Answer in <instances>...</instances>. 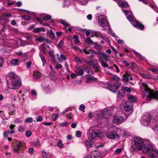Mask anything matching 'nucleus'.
Masks as SVG:
<instances>
[{
	"label": "nucleus",
	"instance_id": "obj_46",
	"mask_svg": "<svg viewBox=\"0 0 158 158\" xmlns=\"http://www.w3.org/2000/svg\"><path fill=\"white\" fill-rule=\"evenodd\" d=\"M84 70H80L78 73H77V75L78 76L82 75L84 74Z\"/></svg>",
	"mask_w": 158,
	"mask_h": 158
},
{
	"label": "nucleus",
	"instance_id": "obj_52",
	"mask_svg": "<svg viewBox=\"0 0 158 158\" xmlns=\"http://www.w3.org/2000/svg\"><path fill=\"white\" fill-rule=\"evenodd\" d=\"M111 78L113 80H114L116 81H118L119 79V78L116 75H113L112 76Z\"/></svg>",
	"mask_w": 158,
	"mask_h": 158
},
{
	"label": "nucleus",
	"instance_id": "obj_44",
	"mask_svg": "<svg viewBox=\"0 0 158 158\" xmlns=\"http://www.w3.org/2000/svg\"><path fill=\"white\" fill-rule=\"evenodd\" d=\"M123 79L127 81H128L129 80V78L126 74H124L123 75Z\"/></svg>",
	"mask_w": 158,
	"mask_h": 158
},
{
	"label": "nucleus",
	"instance_id": "obj_31",
	"mask_svg": "<svg viewBox=\"0 0 158 158\" xmlns=\"http://www.w3.org/2000/svg\"><path fill=\"white\" fill-rule=\"evenodd\" d=\"M134 53L138 57H139V58L141 59H142L143 60H144V59L145 58L143 57L142 56V55L139 53L138 52H136V51H133Z\"/></svg>",
	"mask_w": 158,
	"mask_h": 158
},
{
	"label": "nucleus",
	"instance_id": "obj_38",
	"mask_svg": "<svg viewBox=\"0 0 158 158\" xmlns=\"http://www.w3.org/2000/svg\"><path fill=\"white\" fill-rule=\"evenodd\" d=\"M70 1L69 0H64L63 4L64 7L68 6L70 4Z\"/></svg>",
	"mask_w": 158,
	"mask_h": 158
},
{
	"label": "nucleus",
	"instance_id": "obj_29",
	"mask_svg": "<svg viewBox=\"0 0 158 158\" xmlns=\"http://www.w3.org/2000/svg\"><path fill=\"white\" fill-rule=\"evenodd\" d=\"M85 41L86 43L90 45L94 44V43L93 42L90 37L87 38L85 40Z\"/></svg>",
	"mask_w": 158,
	"mask_h": 158
},
{
	"label": "nucleus",
	"instance_id": "obj_51",
	"mask_svg": "<svg viewBox=\"0 0 158 158\" xmlns=\"http://www.w3.org/2000/svg\"><path fill=\"white\" fill-rule=\"evenodd\" d=\"M63 40H61L60 41V43L58 45V47L60 48H61L63 46Z\"/></svg>",
	"mask_w": 158,
	"mask_h": 158
},
{
	"label": "nucleus",
	"instance_id": "obj_57",
	"mask_svg": "<svg viewBox=\"0 0 158 158\" xmlns=\"http://www.w3.org/2000/svg\"><path fill=\"white\" fill-rule=\"evenodd\" d=\"M101 64L102 65L104 68H106L108 67V64L105 62H102L101 63Z\"/></svg>",
	"mask_w": 158,
	"mask_h": 158
},
{
	"label": "nucleus",
	"instance_id": "obj_45",
	"mask_svg": "<svg viewBox=\"0 0 158 158\" xmlns=\"http://www.w3.org/2000/svg\"><path fill=\"white\" fill-rule=\"evenodd\" d=\"M125 91H126L127 93H130L131 91V89L130 88L127 86H123V87Z\"/></svg>",
	"mask_w": 158,
	"mask_h": 158
},
{
	"label": "nucleus",
	"instance_id": "obj_34",
	"mask_svg": "<svg viewBox=\"0 0 158 158\" xmlns=\"http://www.w3.org/2000/svg\"><path fill=\"white\" fill-rule=\"evenodd\" d=\"M33 120L32 118L28 117L25 120L24 122L26 123H31L33 122Z\"/></svg>",
	"mask_w": 158,
	"mask_h": 158
},
{
	"label": "nucleus",
	"instance_id": "obj_9",
	"mask_svg": "<svg viewBox=\"0 0 158 158\" xmlns=\"http://www.w3.org/2000/svg\"><path fill=\"white\" fill-rule=\"evenodd\" d=\"M84 60L85 63L92 66L93 68H94L96 72H97L99 66L98 64L97 63V60L96 59H94L89 60Z\"/></svg>",
	"mask_w": 158,
	"mask_h": 158
},
{
	"label": "nucleus",
	"instance_id": "obj_49",
	"mask_svg": "<svg viewBox=\"0 0 158 158\" xmlns=\"http://www.w3.org/2000/svg\"><path fill=\"white\" fill-rule=\"evenodd\" d=\"M31 132L30 131H26V135L27 137H29L31 136Z\"/></svg>",
	"mask_w": 158,
	"mask_h": 158
},
{
	"label": "nucleus",
	"instance_id": "obj_61",
	"mask_svg": "<svg viewBox=\"0 0 158 158\" xmlns=\"http://www.w3.org/2000/svg\"><path fill=\"white\" fill-rule=\"evenodd\" d=\"M49 54L51 57H52L53 58H54V57L55 56L53 51H50L49 52Z\"/></svg>",
	"mask_w": 158,
	"mask_h": 158
},
{
	"label": "nucleus",
	"instance_id": "obj_8",
	"mask_svg": "<svg viewBox=\"0 0 158 158\" xmlns=\"http://www.w3.org/2000/svg\"><path fill=\"white\" fill-rule=\"evenodd\" d=\"M93 127H91L87 132V134L91 135V138L93 139L96 137L101 136L102 134L101 132L98 130L93 131Z\"/></svg>",
	"mask_w": 158,
	"mask_h": 158
},
{
	"label": "nucleus",
	"instance_id": "obj_20",
	"mask_svg": "<svg viewBox=\"0 0 158 158\" xmlns=\"http://www.w3.org/2000/svg\"><path fill=\"white\" fill-rule=\"evenodd\" d=\"M45 29L43 27L35 28L33 31V32L35 33H38L40 32H45Z\"/></svg>",
	"mask_w": 158,
	"mask_h": 158
},
{
	"label": "nucleus",
	"instance_id": "obj_56",
	"mask_svg": "<svg viewBox=\"0 0 158 158\" xmlns=\"http://www.w3.org/2000/svg\"><path fill=\"white\" fill-rule=\"evenodd\" d=\"M36 120L37 121H41L43 119L42 116H38L36 118Z\"/></svg>",
	"mask_w": 158,
	"mask_h": 158
},
{
	"label": "nucleus",
	"instance_id": "obj_7",
	"mask_svg": "<svg viewBox=\"0 0 158 158\" xmlns=\"http://www.w3.org/2000/svg\"><path fill=\"white\" fill-rule=\"evenodd\" d=\"M127 18V19L130 22H133L132 24L134 27L137 28H139L140 29H143L144 26L138 21H133V19L131 15H128Z\"/></svg>",
	"mask_w": 158,
	"mask_h": 158
},
{
	"label": "nucleus",
	"instance_id": "obj_15",
	"mask_svg": "<svg viewBox=\"0 0 158 158\" xmlns=\"http://www.w3.org/2000/svg\"><path fill=\"white\" fill-rule=\"evenodd\" d=\"M156 119V118L152 119L151 126L154 131H158V122Z\"/></svg>",
	"mask_w": 158,
	"mask_h": 158
},
{
	"label": "nucleus",
	"instance_id": "obj_1",
	"mask_svg": "<svg viewBox=\"0 0 158 158\" xmlns=\"http://www.w3.org/2000/svg\"><path fill=\"white\" fill-rule=\"evenodd\" d=\"M8 87L10 89H17L21 86L22 82L16 75L12 73L8 74L6 79Z\"/></svg>",
	"mask_w": 158,
	"mask_h": 158
},
{
	"label": "nucleus",
	"instance_id": "obj_62",
	"mask_svg": "<svg viewBox=\"0 0 158 158\" xmlns=\"http://www.w3.org/2000/svg\"><path fill=\"white\" fill-rule=\"evenodd\" d=\"M122 151V149L121 148H119L115 150V152L118 154L119 153H120Z\"/></svg>",
	"mask_w": 158,
	"mask_h": 158
},
{
	"label": "nucleus",
	"instance_id": "obj_64",
	"mask_svg": "<svg viewBox=\"0 0 158 158\" xmlns=\"http://www.w3.org/2000/svg\"><path fill=\"white\" fill-rule=\"evenodd\" d=\"M85 109V106L84 105H81L79 108V109L81 111Z\"/></svg>",
	"mask_w": 158,
	"mask_h": 158
},
{
	"label": "nucleus",
	"instance_id": "obj_21",
	"mask_svg": "<svg viewBox=\"0 0 158 158\" xmlns=\"http://www.w3.org/2000/svg\"><path fill=\"white\" fill-rule=\"evenodd\" d=\"M82 68L85 71L88 73L93 74V73L91 69L88 67L86 65H84L82 66Z\"/></svg>",
	"mask_w": 158,
	"mask_h": 158
},
{
	"label": "nucleus",
	"instance_id": "obj_42",
	"mask_svg": "<svg viewBox=\"0 0 158 158\" xmlns=\"http://www.w3.org/2000/svg\"><path fill=\"white\" fill-rule=\"evenodd\" d=\"M44 20H50L51 19V16L49 15H46L44 17Z\"/></svg>",
	"mask_w": 158,
	"mask_h": 158
},
{
	"label": "nucleus",
	"instance_id": "obj_32",
	"mask_svg": "<svg viewBox=\"0 0 158 158\" xmlns=\"http://www.w3.org/2000/svg\"><path fill=\"white\" fill-rule=\"evenodd\" d=\"M59 115L56 114H52V118L54 121H55L58 118Z\"/></svg>",
	"mask_w": 158,
	"mask_h": 158
},
{
	"label": "nucleus",
	"instance_id": "obj_2",
	"mask_svg": "<svg viewBox=\"0 0 158 158\" xmlns=\"http://www.w3.org/2000/svg\"><path fill=\"white\" fill-rule=\"evenodd\" d=\"M140 89L143 92L144 95L147 96L146 98L147 100L149 101L153 98L158 99V91L153 92L150 89L146 83H142Z\"/></svg>",
	"mask_w": 158,
	"mask_h": 158
},
{
	"label": "nucleus",
	"instance_id": "obj_33",
	"mask_svg": "<svg viewBox=\"0 0 158 158\" xmlns=\"http://www.w3.org/2000/svg\"><path fill=\"white\" fill-rule=\"evenodd\" d=\"M49 37L52 39H53L55 38V34L52 30H51L49 32Z\"/></svg>",
	"mask_w": 158,
	"mask_h": 158
},
{
	"label": "nucleus",
	"instance_id": "obj_18",
	"mask_svg": "<svg viewBox=\"0 0 158 158\" xmlns=\"http://www.w3.org/2000/svg\"><path fill=\"white\" fill-rule=\"evenodd\" d=\"M118 4L120 7H122L123 8H125L127 7L128 3L127 2H123L121 0H119L118 2Z\"/></svg>",
	"mask_w": 158,
	"mask_h": 158
},
{
	"label": "nucleus",
	"instance_id": "obj_47",
	"mask_svg": "<svg viewBox=\"0 0 158 158\" xmlns=\"http://www.w3.org/2000/svg\"><path fill=\"white\" fill-rule=\"evenodd\" d=\"M82 132L81 131H77L76 133V135L78 137H80L81 136Z\"/></svg>",
	"mask_w": 158,
	"mask_h": 158
},
{
	"label": "nucleus",
	"instance_id": "obj_11",
	"mask_svg": "<svg viewBox=\"0 0 158 158\" xmlns=\"http://www.w3.org/2000/svg\"><path fill=\"white\" fill-rule=\"evenodd\" d=\"M151 118L149 113H146L143 115L142 117V123L145 126H148L150 123Z\"/></svg>",
	"mask_w": 158,
	"mask_h": 158
},
{
	"label": "nucleus",
	"instance_id": "obj_3",
	"mask_svg": "<svg viewBox=\"0 0 158 158\" xmlns=\"http://www.w3.org/2000/svg\"><path fill=\"white\" fill-rule=\"evenodd\" d=\"M144 141L139 137L133 138L131 141L132 145L130 150L131 151H140L143 149Z\"/></svg>",
	"mask_w": 158,
	"mask_h": 158
},
{
	"label": "nucleus",
	"instance_id": "obj_39",
	"mask_svg": "<svg viewBox=\"0 0 158 158\" xmlns=\"http://www.w3.org/2000/svg\"><path fill=\"white\" fill-rule=\"evenodd\" d=\"M84 53L87 55L89 54L90 53L94 54V51L92 49H89L88 51L85 50V49Z\"/></svg>",
	"mask_w": 158,
	"mask_h": 158
},
{
	"label": "nucleus",
	"instance_id": "obj_5",
	"mask_svg": "<svg viewBox=\"0 0 158 158\" xmlns=\"http://www.w3.org/2000/svg\"><path fill=\"white\" fill-rule=\"evenodd\" d=\"M97 20L98 21L99 26L103 28V30H110V26L106 16L99 15L97 18Z\"/></svg>",
	"mask_w": 158,
	"mask_h": 158
},
{
	"label": "nucleus",
	"instance_id": "obj_26",
	"mask_svg": "<svg viewBox=\"0 0 158 158\" xmlns=\"http://www.w3.org/2000/svg\"><path fill=\"white\" fill-rule=\"evenodd\" d=\"M59 22L61 23L63 25H64L65 26L66 29V27H69L70 26V25L69 23H68L65 21L64 20L60 19V20Z\"/></svg>",
	"mask_w": 158,
	"mask_h": 158
},
{
	"label": "nucleus",
	"instance_id": "obj_27",
	"mask_svg": "<svg viewBox=\"0 0 158 158\" xmlns=\"http://www.w3.org/2000/svg\"><path fill=\"white\" fill-rule=\"evenodd\" d=\"M11 65L16 66L19 64V61L18 59H13L10 61Z\"/></svg>",
	"mask_w": 158,
	"mask_h": 158
},
{
	"label": "nucleus",
	"instance_id": "obj_17",
	"mask_svg": "<svg viewBox=\"0 0 158 158\" xmlns=\"http://www.w3.org/2000/svg\"><path fill=\"white\" fill-rule=\"evenodd\" d=\"M101 156V154L99 152L97 151H92L90 154L91 158H97Z\"/></svg>",
	"mask_w": 158,
	"mask_h": 158
},
{
	"label": "nucleus",
	"instance_id": "obj_22",
	"mask_svg": "<svg viewBox=\"0 0 158 158\" xmlns=\"http://www.w3.org/2000/svg\"><path fill=\"white\" fill-rule=\"evenodd\" d=\"M126 92L123 87H122L121 89L118 92V96L120 98H123Z\"/></svg>",
	"mask_w": 158,
	"mask_h": 158
},
{
	"label": "nucleus",
	"instance_id": "obj_40",
	"mask_svg": "<svg viewBox=\"0 0 158 158\" xmlns=\"http://www.w3.org/2000/svg\"><path fill=\"white\" fill-rule=\"evenodd\" d=\"M44 39H45L44 37L41 36L36 38V40L40 42H42L44 41Z\"/></svg>",
	"mask_w": 158,
	"mask_h": 158
},
{
	"label": "nucleus",
	"instance_id": "obj_30",
	"mask_svg": "<svg viewBox=\"0 0 158 158\" xmlns=\"http://www.w3.org/2000/svg\"><path fill=\"white\" fill-rule=\"evenodd\" d=\"M47 46L46 45L44 44H43L41 46V48L42 49V51L45 54L46 53V49L47 48Z\"/></svg>",
	"mask_w": 158,
	"mask_h": 158
},
{
	"label": "nucleus",
	"instance_id": "obj_10",
	"mask_svg": "<svg viewBox=\"0 0 158 158\" xmlns=\"http://www.w3.org/2000/svg\"><path fill=\"white\" fill-rule=\"evenodd\" d=\"M107 138L112 139L118 140L119 139V136L115 131H110L107 132L106 134Z\"/></svg>",
	"mask_w": 158,
	"mask_h": 158
},
{
	"label": "nucleus",
	"instance_id": "obj_23",
	"mask_svg": "<svg viewBox=\"0 0 158 158\" xmlns=\"http://www.w3.org/2000/svg\"><path fill=\"white\" fill-rule=\"evenodd\" d=\"M58 59L60 63H61L63 60H67L66 57L63 54H60V57H58Z\"/></svg>",
	"mask_w": 158,
	"mask_h": 158
},
{
	"label": "nucleus",
	"instance_id": "obj_24",
	"mask_svg": "<svg viewBox=\"0 0 158 158\" xmlns=\"http://www.w3.org/2000/svg\"><path fill=\"white\" fill-rule=\"evenodd\" d=\"M41 74L38 72H35L33 75V77L35 79H38L41 76Z\"/></svg>",
	"mask_w": 158,
	"mask_h": 158
},
{
	"label": "nucleus",
	"instance_id": "obj_25",
	"mask_svg": "<svg viewBox=\"0 0 158 158\" xmlns=\"http://www.w3.org/2000/svg\"><path fill=\"white\" fill-rule=\"evenodd\" d=\"M95 46L94 48L96 49L100 50H102V46L101 45L98 44L97 43H94V44Z\"/></svg>",
	"mask_w": 158,
	"mask_h": 158
},
{
	"label": "nucleus",
	"instance_id": "obj_37",
	"mask_svg": "<svg viewBox=\"0 0 158 158\" xmlns=\"http://www.w3.org/2000/svg\"><path fill=\"white\" fill-rule=\"evenodd\" d=\"M6 30L9 31V30L7 29L6 26H3L0 30V34H2V33L4 32Z\"/></svg>",
	"mask_w": 158,
	"mask_h": 158
},
{
	"label": "nucleus",
	"instance_id": "obj_63",
	"mask_svg": "<svg viewBox=\"0 0 158 158\" xmlns=\"http://www.w3.org/2000/svg\"><path fill=\"white\" fill-rule=\"evenodd\" d=\"M62 65L60 64H58V65L56 66V68L57 69H61L62 68Z\"/></svg>",
	"mask_w": 158,
	"mask_h": 158
},
{
	"label": "nucleus",
	"instance_id": "obj_6",
	"mask_svg": "<svg viewBox=\"0 0 158 158\" xmlns=\"http://www.w3.org/2000/svg\"><path fill=\"white\" fill-rule=\"evenodd\" d=\"M143 147V152L147 154L153 149V144L149 140L144 141Z\"/></svg>",
	"mask_w": 158,
	"mask_h": 158
},
{
	"label": "nucleus",
	"instance_id": "obj_48",
	"mask_svg": "<svg viewBox=\"0 0 158 158\" xmlns=\"http://www.w3.org/2000/svg\"><path fill=\"white\" fill-rule=\"evenodd\" d=\"M57 145L60 148H62L63 147V144L61 141H59L57 143Z\"/></svg>",
	"mask_w": 158,
	"mask_h": 158
},
{
	"label": "nucleus",
	"instance_id": "obj_53",
	"mask_svg": "<svg viewBox=\"0 0 158 158\" xmlns=\"http://www.w3.org/2000/svg\"><path fill=\"white\" fill-rule=\"evenodd\" d=\"M34 145L36 147L40 145V142L38 139L37 141L35 142Z\"/></svg>",
	"mask_w": 158,
	"mask_h": 158
},
{
	"label": "nucleus",
	"instance_id": "obj_50",
	"mask_svg": "<svg viewBox=\"0 0 158 158\" xmlns=\"http://www.w3.org/2000/svg\"><path fill=\"white\" fill-rule=\"evenodd\" d=\"M85 145L86 146L88 147L89 148L91 147L92 146V144L87 141L85 142Z\"/></svg>",
	"mask_w": 158,
	"mask_h": 158
},
{
	"label": "nucleus",
	"instance_id": "obj_60",
	"mask_svg": "<svg viewBox=\"0 0 158 158\" xmlns=\"http://www.w3.org/2000/svg\"><path fill=\"white\" fill-rule=\"evenodd\" d=\"M31 64V61H28L27 63V67L28 69L30 68V67Z\"/></svg>",
	"mask_w": 158,
	"mask_h": 158
},
{
	"label": "nucleus",
	"instance_id": "obj_28",
	"mask_svg": "<svg viewBox=\"0 0 158 158\" xmlns=\"http://www.w3.org/2000/svg\"><path fill=\"white\" fill-rule=\"evenodd\" d=\"M96 78L92 77H90L88 78L87 80V82L88 83H90L92 82V81H95L96 80Z\"/></svg>",
	"mask_w": 158,
	"mask_h": 158
},
{
	"label": "nucleus",
	"instance_id": "obj_14",
	"mask_svg": "<svg viewBox=\"0 0 158 158\" xmlns=\"http://www.w3.org/2000/svg\"><path fill=\"white\" fill-rule=\"evenodd\" d=\"M148 154L150 158H158V151L154 148L150 151Z\"/></svg>",
	"mask_w": 158,
	"mask_h": 158
},
{
	"label": "nucleus",
	"instance_id": "obj_59",
	"mask_svg": "<svg viewBox=\"0 0 158 158\" xmlns=\"http://www.w3.org/2000/svg\"><path fill=\"white\" fill-rule=\"evenodd\" d=\"M16 147H17V148L20 149L22 147V145L21 144V142L19 141L18 142V144L17 145Z\"/></svg>",
	"mask_w": 158,
	"mask_h": 158
},
{
	"label": "nucleus",
	"instance_id": "obj_36",
	"mask_svg": "<svg viewBox=\"0 0 158 158\" xmlns=\"http://www.w3.org/2000/svg\"><path fill=\"white\" fill-rule=\"evenodd\" d=\"M73 37L75 42L77 44L79 43L80 42V41L79 40L78 35H74Z\"/></svg>",
	"mask_w": 158,
	"mask_h": 158
},
{
	"label": "nucleus",
	"instance_id": "obj_4",
	"mask_svg": "<svg viewBox=\"0 0 158 158\" xmlns=\"http://www.w3.org/2000/svg\"><path fill=\"white\" fill-rule=\"evenodd\" d=\"M109 116L110 114L108 111L106 110L97 111L94 114H93L91 112H89L88 114V117L90 119H92L93 117L97 119L107 118Z\"/></svg>",
	"mask_w": 158,
	"mask_h": 158
},
{
	"label": "nucleus",
	"instance_id": "obj_54",
	"mask_svg": "<svg viewBox=\"0 0 158 158\" xmlns=\"http://www.w3.org/2000/svg\"><path fill=\"white\" fill-rule=\"evenodd\" d=\"M42 156L44 158H46L48 156V155L44 151V150H43L42 152Z\"/></svg>",
	"mask_w": 158,
	"mask_h": 158
},
{
	"label": "nucleus",
	"instance_id": "obj_13",
	"mask_svg": "<svg viewBox=\"0 0 158 158\" xmlns=\"http://www.w3.org/2000/svg\"><path fill=\"white\" fill-rule=\"evenodd\" d=\"M124 121V119L122 116H117L113 118V123L116 124H120Z\"/></svg>",
	"mask_w": 158,
	"mask_h": 158
},
{
	"label": "nucleus",
	"instance_id": "obj_12",
	"mask_svg": "<svg viewBox=\"0 0 158 158\" xmlns=\"http://www.w3.org/2000/svg\"><path fill=\"white\" fill-rule=\"evenodd\" d=\"M98 55L99 56V58L100 59L98 60L99 62L102 61L103 60L106 61L109 60V56L106 54L105 52L99 51Z\"/></svg>",
	"mask_w": 158,
	"mask_h": 158
},
{
	"label": "nucleus",
	"instance_id": "obj_55",
	"mask_svg": "<svg viewBox=\"0 0 158 158\" xmlns=\"http://www.w3.org/2000/svg\"><path fill=\"white\" fill-rule=\"evenodd\" d=\"M141 76L142 77H144L146 78H150V76L145 74H141Z\"/></svg>",
	"mask_w": 158,
	"mask_h": 158
},
{
	"label": "nucleus",
	"instance_id": "obj_58",
	"mask_svg": "<svg viewBox=\"0 0 158 158\" xmlns=\"http://www.w3.org/2000/svg\"><path fill=\"white\" fill-rule=\"evenodd\" d=\"M75 60L77 62H79L80 63L82 62V60H81L77 57H75Z\"/></svg>",
	"mask_w": 158,
	"mask_h": 158
},
{
	"label": "nucleus",
	"instance_id": "obj_35",
	"mask_svg": "<svg viewBox=\"0 0 158 158\" xmlns=\"http://www.w3.org/2000/svg\"><path fill=\"white\" fill-rule=\"evenodd\" d=\"M121 84L118 82H115L113 85L114 87L116 89H118Z\"/></svg>",
	"mask_w": 158,
	"mask_h": 158
},
{
	"label": "nucleus",
	"instance_id": "obj_16",
	"mask_svg": "<svg viewBox=\"0 0 158 158\" xmlns=\"http://www.w3.org/2000/svg\"><path fill=\"white\" fill-rule=\"evenodd\" d=\"M133 103L129 101L126 102L124 105V109L125 111H131L132 108Z\"/></svg>",
	"mask_w": 158,
	"mask_h": 158
},
{
	"label": "nucleus",
	"instance_id": "obj_41",
	"mask_svg": "<svg viewBox=\"0 0 158 158\" xmlns=\"http://www.w3.org/2000/svg\"><path fill=\"white\" fill-rule=\"evenodd\" d=\"M79 3H81L82 5H85L87 3V1L86 0H84L82 1L81 0H76Z\"/></svg>",
	"mask_w": 158,
	"mask_h": 158
},
{
	"label": "nucleus",
	"instance_id": "obj_19",
	"mask_svg": "<svg viewBox=\"0 0 158 158\" xmlns=\"http://www.w3.org/2000/svg\"><path fill=\"white\" fill-rule=\"evenodd\" d=\"M93 34L97 37H100L102 39H104V35L99 31H94L93 32Z\"/></svg>",
	"mask_w": 158,
	"mask_h": 158
},
{
	"label": "nucleus",
	"instance_id": "obj_43",
	"mask_svg": "<svg viewBox=\"0 0 158 158\" xmlns=\"http://www.w3.org/2000/svg\"><path fill=\"white\" fill-rule=\"evenodd\" d=\"M22 18L25 20H28L31 19V17L30 16L24 15Z\"/></svg>",
	"mask_w": 158,
	"mask_h": 158
}]
</instances>
